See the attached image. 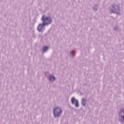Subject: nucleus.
<instances>
[{"label":"nucleus","instance_id":"nucleus-1","mask_svg":"<svg viewBox=\"0 0 124 124\" xmlns=\"http://www.w3.org/2000/svg\"><path fill=\"white\" fill-rule=\"evenodd\" d=\"M42 20L43 23L46 26L52 23V19L50 17H45V16H43L42 18Z\"/></svg>","mask_w":124,"mask_h":124},{"label":"nucleus","instance_id":"nucleus-2","mask_svg":"<svg viewBox=\"0 0 124 124\" xmlns=\"http://www.w3.org/2000/svg\"><path fill=\"white\" fill-rule=\"evenodd\" d=\"M62 113V108L60 107H57L54 109V117H59Z\"/></svg>","mask_w":124,"mask_h":124},{"label":"nucleus","instance_id":"nucleus-3","mask_svg":"<svg viewBox=\"0 0 124 124\" xmlns=\"http://www.w3.org/2000/svg\"><path fill=\"white\" fill-rule=\"evenodd\" d=\"M71 102L72 104H75L76 107H79V103H78V100H76L75 98H72Z\"/></svg>","mask_w":124,"mask_h":124},{"label":"nucleus","instance_id":"nucleus-4","mask_svg":"<svg viewBox=\"0 0 124 124\" xmlns=\"http://www.w3.org/2000/svg\"><path fill=\"white\" fill-rule=\"evenodd\" d=\"M44 26H46L44 23H42L39 25L37 28V30L39 31H43V29L44 28Z\"/></svg>","mask_w":124,"mask_h":124},{"label":"nucleus","instance_id":"nucleus-5","mask_svg":"<svg viewBox=\"0 0 124 124\" xmlns=\"http://www.w3.org/2000/svg\"><path fill=\"white\" fill-rule=\"evenodd\" d=\"M56 78H55V77L50 75L49 78V81H55Z\"/></svg>","mask_w":124,"mask_h":124},{"label":"nucleus","instance_id":"nucleus-6","mask_svg":"<svg viewBox=\"0 0 124 124\" xmlns=\"http://www.w3.org/2000/svg\"><path fill=\"white\" fill-rule=\"evenodd\" d=\"M86 99L83 98L82 99V105H83V106H85V105H86Z\"/></svg>","mask_w":124,"mask_h":124},{"label":"nucleus","instance_id":"nucleus-7","mask_svg":"<svg viewBox=\"0 0 124 124\" xmlns=\"http://www.w3.org/2000/svg\"><path fill=\"white\" fill-rule=\"evenodd\" d=\"M49 47H48L47 46H45L43 47V52L44 53L45 52H46V51H47V50H48Z\"/></svg>","mask_w":124,"mask_h":124},{"label":"nucleus","instance_id":"nucleus-8","mask_svg":"<svg viewBox=\"0 0 124 124\" xmlns=\"http://www.w3.org/2000/svg\"><path fill=\"white\" fill-rule=\"evenodd\" d=\"M70 55H71V56H73V51H71L70 52Z\"/></svg>","mask_w":124,"mask_h":124}]
</instances>
